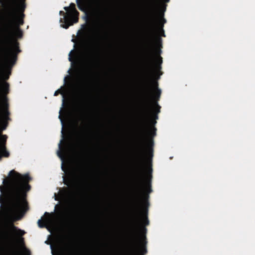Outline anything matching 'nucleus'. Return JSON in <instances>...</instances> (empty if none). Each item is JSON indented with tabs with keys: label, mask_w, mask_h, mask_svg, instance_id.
Masks as SVG:
<instances>
[{
	"label": "nucleus",
	"mask_w": 255,
	"mask_h": 255,
	"mask_svg": "<svg viewBox=\"0 0 255 255\" xmlns=\"http://www.w3.org/2000/svg\"><path fill=\"white\" fill-rule=\"evenodd\" d=\"M156 9H152L149 15L147 33V49L145 60V83L144 89V103L142 110V121H151L153 109L151 104L153 98L151 79L157 70L161 69L162 58L159 56L157 63L154 64L153 60V49L161 46L162 39L160 36L165 37L163 29L166 19L162 17L157 19Z\"/></svg>",
	"instance_id": "1"
},
{
	"label": "nucleus",
	"mask_w": 255,
	"mask_h": 255,
	"mask_svg": "<svg viewBox=\"0 0 255 255\" xmlns=\"http://www.w3.org/2000/svg\"><path fill=\"white\" fill-rule=\"evenodd\" d=\"M9 176L10 181L4 179L3 183L5 184L6 182L10 211L23 214L28 209L26 193L31 189L29 182L32 178L27 173L22 175L14 170L9 172Z\"/></svg>",
	"instance_id": "2"
},
{
	"label": "nucleus",
	"mask_w": 255,
	"mask_h": 255,
	"mask_svg": "<svg viewBox=\"0 0 255 255\" xmlns=\"http://www.w3.org/2000/svg\"><path fill=\"white\" fill-rule=\"evenodd\" d=\"M9 8L8 15L6 18V35L5 38L6 47L2 49L4 54V60L5 64L12 67L16 62L17 55L21 52L19 43L15 38V36L20 38L23 36L22 31L17 28L13 31L12 26L16 16V0H5Z\"/></svg>",
	"instance_id": "3"
},
{
	"label": "nucleus",
	"mask_w": 255,
	"mask_h": 255,
	"mask_svg": "<svg viewBox=\"0 0 255 255\" xmlns=\"http://www.w3.org/2000/svg\"><path fill=\"white\" fill-rule=\"evenodd\" d=\"M88 178V172L85 168L80 170V172L78 173L77 171L72 169H70L67 176V179L64 178V184L69 186L73 184L76 179L80 178L84 180H87Z\"/></svg>",
	"instance_id": "4"
},
{
	"label": "nucleus",
	"mask_w": 255,
	"mask_h": 255,
	"mask_svg": "<svg viewBox=\"0 0 255 255\" xmlns=\"http://www.w3.org/2000/svg\"><path fill=\"white\" fill-rule=\"evenodd\" d=\"M59 14L63 16V18H61L60 19V23H62L61 26L63 28L67 29L70 26L73 24H70L72 20V17L71 15H68V12H65L63 11H60Z\"/></svg>",
	"instance_id": "5"
},
{
	"label": "nucleus",
	"mask_w": 255,
	"mask_h": 255,
	"mask_svg": "<svg viewBox=\"0 0 255 255\" xmlns=\"http://www.w3.org/2000/svg\"><path fill=\"white\" fill-rule=\"evenodd\" d=\"M69 7L70 10L68 12V15L71 16L72 20L70 24H74L78 22L79 12L76 9L75 4L74 3H70Z\"/></svg>",
	"instance_id": "6"
},
{
	"label": "nucleus",
	"mask_w": 255,
	"mask_h": 255,
	"mask_svg": "<svg viewBox=\"0 0 255 255\" xmlns=\"http://www.w3.org/2000/svg\"><path fill=\"white\" fill-rule=\"evenodd\" d=\"M86 23L82 25V28L85 30H93L95 27V20L87 14L84 17Z\"/></svg>",
	"instance_id": "7"
},
{
	"label": "nucleus",
	"mask_w": 255,
	"mask_h": 255,
	"mask_svg": "<svg viewBox=\"0 0 255 255\" xmlns=\"http://www.w3.org/2000/svg\"><path fill=\"white\" fill-rule=\"evenodd\" d=\"M68 59L71 62L72 66L77 68L79 65L80 61L77 57V52L74 50H72L70 52Z\"/></svg>",
	"instance_id": "8"
},
{
	"label": "nucleus",
	"mask_w": 255,
	"mask_h": 255,
	"mask_svg": "<svg viewBox=\"0 0 255 255\" xmlns=\"http://www.w3.org/2000/svg\"><path fill=\"white\" fill-rule=\"evenodd\" d=\"M100 38L98 39V42L96 43V46L95 47V48L94 49V50L92 52V61H95L96 60H98V58L99 57L100 55V52L101 50V40H103L104 37L103 36H100Z\"/></svg>",
	"instance_id": "9"
},
{
	"label": "nucleus",
	"mask_w": 255,
	"mask_h": 255,
	"mask_svg": "<svg viewBox=\"0 0 255 255\" xmlns=\"http://www.w3.org/2000/svg\"><path fill=\"white\" fill-rule=\"evenodd\" d=\"M50 214L48 212H45L44 213V218L43 221H42L41 219L38 221L37 223L38 226L40 228H44L46 226V225L50 222Z\"/></svg>",
	"instance_id": "10"
},
{
	"label": "nucleus",
	"mask_w": 255,
	"mask_h": 255,
	"mask_svg": "<svg viewBox=\"0 0 255 255\" xmlns=\"http://www.w3.org/2000/svg\"><path fill=\"white\" fill-rule=\"evenodd\" d=\"M87 131V130H85L84 132H82L80 138V139H81V140L82 141V143H83L86 147L87 146L88 143H89L90 141L89 134Z\"/></svg>",
	"instance_id": "11"
},
{
	"label": "nucleus",
	"mask_w": 255,
	"mask_h": 255,
	"mask_svg": "<svg viewBox=\"0 0 255 255\" xmlns=\"http://www.w3.org/2000/svg\"><path fill=\"white\" fill-rule=\"evenodd\" d=\"M72 191L67 188H63L60 191L59 196L60 198H65L71 195Z\"/></svg>",
	"instance_id": "12"
},
{
	"label": "nucleus",
	"mask_w": 255,
	"mask_h": 255,
	"mask_svg": "<svg viewBox=\"0 0 255 255\" xmlns=\"http://www.w3.org/2000/svg\"><path fill=\"white\" fill-rule=\"evenodd\" d=\"M9 114H10V113L8 111V104L7 103V102H6L4 104V109L3 111V116H2L3 119L4 121L8 120L9 119Z\"/></svg>",
	"instance_id": "13"
},
{
	"label": "nucleus",
	"mask_w": 255,
	"mask_h": 255,
	"mask_svg": "<svg viewBox=\"0 0 255 255\" xmlns=\"http://www.w3.org/2000/svg\"><path fill=\"white\" fill-rule=\"evenodd\" d=\"M152 83L156 88L155 98H156V100L158 101L161 95V90L158 88V83L157 82H152Z\"/></svg>",
	"instance_id": "14"
},
{
	"label": "nucleus",
	"mask_w": 255,
	"mask_h": 255,
	"mask_svg": "<svg viewBox=\"0 0 255 255\" xmlns=\"http://www.w3.org/2000/svg\"><path fill=\"white\" fill-rule=\"evenodd\" d=\"M11 228L12 229V230L14 231H16L17 232V235L19 236H21L22 237V236H23L25 232L23 231V230H21V229H18L16 227H15L13 224H11Z\"/></svg>",
	"instance_id": "15"
},
{
	"label": "nucleus",
	"mask_w": 255,
	"mask_h": 255,
	"mask_svg": "<svg viewBox=\"0 0 255 255\" xmlns=\"http://www.w3.org/2000/svg\"><path fill=\"white\" fill-rule=\"evenodd\" d=\"M76 2L80 10L84 11L85 10V4L83 0H76Z\"/></svg>",
	"instance_id": "16"
},
{
	"label": "nucleus",
	"mask_w": 255,
	"mask_h": 255,
	"mask_svg": "<svg viewBox=\"0 0 255 255\" xmlns=\"http://www.w3.org/2000/svg\"><path fill=\"white\" fill-rule=\"evenodd\" d=\"M160 107L158 105L156 104V107L154 109L155 112L156 113V115H155L156 118H157V114L160 112Z\"/></svg>",
	"instance_id": "17"
},
{
	"label": "nucleus",
	"mask_w": 255,
	"mask_h": 255,
	"mask_svg": "<svg viewBox=\"0 0 255 255\" xmlns=\"http://www.w3.org/2000/svg\"><path fill=\"white\" fill-rule=\"evenodd\" d=\"M59 94H63V92L61 89H58V90H56L54 94V96H57Z\"/></svg>",
	"instance_id": "18"
},
{
	"label": "nucleus",
	"mask_w": 255,
	"mask_h": 255,
	"mask_svg": "<svg viewBox=\"0 0 255 255\" xmlns=\"http://www.w3.org/2000/svg\"><path fill=\"white\" fill-rule=\"evenodd\" d=\"M17 242L22 245H24V238L23 237H20L18 240Z\"/></svg>",
	"instance_id": "19"
},
{
	"label": "nucleus",
	"mask_w": 255,
	"mask_h": 255,
	"mask_svg": "<svg viewBox=\"0 0 255 255\" xmlns=\"http://www.w3.org/2000/svg\"><path fill=\"white\" fill-rule=\"evenodd\" d=\"M4 126L2 128V130H4L6 128L7 126V122L6 121H4Z\"/></svg>",
	"instance_id": "20"
},
{
	"label": "nucleus",
	"mask_w": 255,
	"mask_h": 255,
	"mask_svg": "<svg viewBox=\"0 0 255 255\" xmlns=\"http://www.w3.org/2000/svg\"><path fill=\"white\" fill-rule=\"evenodd\" d=\"M59 118L60 119L61 123L63 125V124H64V120H63V118L62 117V116L61 115V114H60V115L59 116Z\"/></svg>",
	"instance_id": "21"
},
{
	"label": "nucleus",
	"mask_w": 255,
	"mask_h": 255,
	"mask_svg": "<svg viewBox=\"0 0 255 255\" xmlns=\"http://www.w3.org/2000/svg\"><path fill=\"white\" fill-rule=\"evenodd\" d=\"M149 187H148V193H150L151 191H152V189L151 188V184L150 183H149V185H148Z\"/></svg>",
	"instance_id": "22"
},
{
	"label": "nucleus",
	"mask_w": 255,
	"mask_h": 255,
	"mask_svg": "<svg viewBox=\"0 0 255 255\" xmlns=\"http://www.w3.org/2000/svg\"><path fill=\"white\" fill-rule=\"evenodd\" d=\"M64 9L66 11V12H68V11H70V7L69 6H65L64 7Z\"/></svg>",
	"instance_id": "23"
},
{
	"label": "nucleus",
	"mask_w": 255,
	"mask_h": 255,
	"mask_svg": "<svg viewBox=\"0 0 255 255\" xmlns=\"http://www.w3.org/2000/svg\"><path fill=\"white\" fill-rule=\"evenodd\" d=\"M10 74H11V72H10V71H9V72H8V74H7L6 76H5V77H4V79H5V80H7V79L9 78V75H10Z\"/></svg>",
	"instance_id": "24"
},
{
	"label": "nucleus",
	"mask_w": 255,
	"mask_h": 255,
	"mask_svg": "<svg viewBox=\"0 0 255 255\" xmlns=\"http://www.w3.org/2000/svg\"><path fill=\"white\" fill-rule=\"evenodd\" d=\"M66 104V100H65V99L64 97L63 96V104H62V105H63V106H65V105ZM67 104H68L67 103Z\"/></svg>",
	"instance_id": "25"
},
{
	"label": "nucleus",
	"mask_w": 255,
	"mask_h": 255,
	"mask_svg": "<svg viewBox=\"0 0 255 255\" xmlns=\"http://www.w3.org/2000/svg\"><path fill=\"white\" fill-rule=\"evenodd\" d=\"M55 200L56 201H58L60 200V197H58L56 194L55 195Z\"/></svg>",
	"instance_id": "26"
},
{
	"label": "nucleus",
	"mask_w": 255,
	"mask_h": 255,
	"mask_svg": "<svg viewBox=\"0 0 255 255\" xmlns=\"http://www.w3.org/2000/svg\"><path fill=\"white\" fill-rule=\"evenodd\" d=\"M6 239L8 241H10L11 242L12 241L11 238H9V237H8V236L6 237Z\"/></svg>",
	"instance_id": "27"
},
{
	"label": "nucleus",
	"mask_w": 255,
	"mask_h": 255,
	"mask_svg": "<svg viewBox=\"0 0 255 255\" xmlns=\"http://www.w3.org/2000/svg\"><path fill=\"white\" fill-rule=\"evenodd\" d=\"M12 253H13V255H17V253L15 251H13L12 252Z\"/></svg>",
	"instance_id": "28"
},
{
	"label": "nucleus",
	"mask_w": 255,
	"mask_h": 255,
	"mask_svg": "<svg viewBox=\"0 0 255 255\" xmlns=\"http://www.w3.org/2000/svg\"><path fill=\"white\" fill-rule=\"evenodd\" d=\"M23 19H21L20 20V22H19V24H20V25H22V24H23Z\"/></svg>",
	"instance_id": "29"
},
{
	"label": "nucleus",
	"mask_w": 255,
	"mask_h": 255,
	"mask_svg": "<svg viewBox=\"0 0 255 255\" xmlns=\"http://www.w3.org/2000/svg\"><path fill=\"white\" fill-rule=\"evenodd\" d=\"M58 156H59L60 157L62 158V154H61L60 152H58Z\"/></svg>",
	"instance_id": "30"
},
{
	"label": "nucleus",
	"mask_w": 255,
	"mask_h": 255,
	"mask_svg": "<svg viewBox=\"0 0 255 255\" xmlns=\"http://www.w3.org/2000/svg\"><path fill=\"white\" fill-rule=\"evenodd\" d=\"M62 142V140H61V142ZM59 148H61V146H61V143H59Z\"/></svg>",
	"instance_id": "31"
},
{
	"label": "nucleus",
	"mask_w": 255,
	"mask_h": 255,
	"mask_svg": "<svg viewBox=\"0 0 255 255\" xmlns=\"http://www.w3.org/2000/svg\"><path fill=\"white\" fill-rule=\"evenodd\" d=\"M25 6V5H23V7H22V11L24 10Z\"/></svg>",
	"instance_id": "32"
},
{
	"label": "nucleus",
	"mask_w": 255,
	"mask_h": 255,
	"mask_svg": "<svg viewBox=\"0 0 255 255\" xmlns=\"http://www.w3.org/2000/svg\"><path fill=\"white\" fill-rule=\"evenodd\" d=\"M62 170H63V171H65V168L63 167V166H62Z\"/></svg>",
	"instance_id": "33"
},
{
	"label": "nucleus",
	"mask_w": 255,
	"mask_h": 255,
	"mask_svg": "<svg viewBox=\"0 0 255 255\" xmlns=\"http://www.w3.org/2000/svg\"><path fill=\"white\" fill-rule=\"evenodd\" d=\"M3 3V0H0V3Z\"/></svg>",
	"instance_id": "34"
},
{
	"label": "nucleus",
	"mask_w": 255,
	"mask_h": 255,
	"mask_svg": "<svg viewBox=\"0 0 255 255\" xmlns=\"http://www.w3.org/2000/svg\"><path fill=\"white\" fill-rule=\"evenodd\" d=\"M0 190L1 192H2L1 187H0Z\"/></svg>",
	"instance_id": "35"
},
{
	"label": "nucleus",
	"mask_w": 255,
	"mask_h": 255,
	"mask_svg": "<svg viewBox=\"0 0 255 255\" xmlns=\"http://www.w3.org/2000/svg\"><path fill=\"white\" fill-rule=\"evenodd\" d=\"M72 41L75 42V39H73Z\"/></svg>",
	"instance_id": "36"
}]
</instances>
